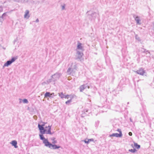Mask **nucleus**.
I'll return each mask as SVG.
<instances>
[{
    "label": "nucleus",
    "mask_w": 154,
    "mask_h": 154,
    "mask_svg": "<svg viewBox=\"0 0 154 154\" xmlns=\"http://www.w3.org/2000/svg\"><path fill=\"white\" fill-rule=\"evenodd\" d=\"M49 147L51 149H58L60 147V146H57L56 145H52L51 143Z\"/></svg>",
    "instance_id": "20e7f679"
},
{
    "label": "nucleus",
    "mask_w": 154,
    "mask_h": 154,
    "mask_svg": "<svg viewBox=\"0 0 154 154\" xmlns=\"http://www.w3.org/2000/svg\"><path fill=\"white\" fill-rule=\"evenodd\" d=\"M129 151H130V152H135L136 150L135 149H129Z\"/></svg>",
    "instance_id": "f3484780"
},
{
    "label": "nucleus",
    "mask_w": 154,
    "mask_h": 154,
    "mask_svg": "<svg viewBox=\"0 0 154 154\" xmlns=\"http://www.w3.org/2000/svg\"><path fill=\"white\" fill-rule=\"evenodd\" d=\"M52 94H54V93L51 94L48 92H46L45 94V97H50Z\"/></svg>",
    "instance_id": "9d476101"
},
{
    "label": "nucleus",
    "mask_w": 154,
    "mask_h": 154,
    "mask_svg": "<svg viewBox=\"0 0 154 154\" xmlns=\"http://www.w3.org/2000/svg\"><path fill=\"white\" fill-rule=\"evenodd\" d=\"M29 17V11L28 10H26V11L24 15V17L25 18H28Z\"/></svg>",
    "instance_id": "6e6552de"
},
{
    "label": "nucleus",
    "mask_w": 154,
    "mask_h": 154,
    "mask_svg": "<svg viewBox=\"0 0 154 154\" xmlns=\"http://www.w3.org/2000/svg\"><path fill=\"white\" fill-rule=\"evenodd\" d=\"M17 59L16 58L13 57L11 59V60L7 61V62L5 63L4 65V66H7L8 65H10L12 63L14 62L15 60Z\"/></svg>",
    "instance_id": "f03ea898"
},
{
    "label": "nucleus",
    "mask_w": 154,
    "mask_h": 154,
    "mask_svg": "<svg viewBox=\"0 0 154 154\" xmlns=\"http://www.w3.org/2000/svg\"><path fill=\"white\" fill-rule=\"evenodd\" d=\"M134 146L137 149H139L140 147V145H138L137 143H134Z\"/></svg>",
    "instance_id": "ddd939ff"
},
{
    "label": "nucleus",
    "mask_w": 154,
    "mask_h": 154,
    "mask_svg": "<svg viewBox=\"0 0 154 154\" xmlns=\"http://www.w3.org/2000/svg\"><path fill=\"white\" fill-rule=\"evenodd\" d=\"M43 142L45 144V146H48L49 147L51 144L48 141V140L46 139L45 140L43 141Z\"/></svg>",
    "instance_id": "7ed1b4c3"
},
{
    "label": "nucleus",
    "mask_w": 154,
    "mask_h": 154,
    "mask_svg": "<svg viewBox=\"0 0 154 154\" xmlns=\"http://www.w3.org/2000/svg\"><path fill=\"white\" fill-rule=\"evenodd\" d=\"M117 131L119 132V134H121V137L122 135V134L121 130L119 129H118L117 130Z\"/></svg>",
    "instance_id": "aec40b11"
},
{
    "label": "nucleus",
    "mask_w": 154,
    "mask_h": 154,
    "mask_svg": "<svg viewBox=\"0 0 154 154\" xmlns=\"http://www.w3.org/2000/svg\"><path fill=\"white\" fill-rule=\"evenodd\" d=\"M128 134L130 136L132 135V133L131 132H129L128 133Z\"/></svg>",
    "instance_id": "4be33fe9"
},
{
    "label": "nucleus",
    "mask_w": 154,
    "mask_h": 154,
    "mask_svg": "<svg viewBox=\"0 0 154 154\" xmlns=\"http://www.w3.org/2000/svg\"><path fill=\"white\" fill-rule=\"evenodd\" d=\"M135 20L136 21L137 23L138 24L139 23L140 19L138 17H137L135 19Z\"/></svg>",
    "instance_id": "dca6fc26"
},
{
    "label": "nucleus",
    "mask_w": 154,
    "mask_h": 154,
    "mask_svg": "<svg viewBox=\"0 0 154 154\" xmlns=\"http://www.w3.org/2000/svg\"><path fill=\"white\" fill-rule=\"evenodd\" d=\"M71 69L70 68H69L68 69V70H67V71L68 72H69V71H70L71 70Z\"/></svg>",
    "instance_id": "b1692460"
},
{
    "label": "nucleus",
    "mask_w": 154,
    "mask_h": 154,
    "mask_svg": "<svg viewBox=\"0 0 154 154\" xmlns=\"http://www.w3.org/2000/svg\"><path fill=\"white\" fill-rule=\"evenodd\" d=\"M57 143V141L56 140H54L53 142H52V143L53 144H55Z\"/></svg>",
    "instance_id": "5701e85b"
},
{
    "label": "nucleus",
    "mask_w": 154,
    "mask_h": 154,
    "mask_svg": "<svg viewBox=\"0 0 154 154\" xmlns=\"http://www.w3.org/2000/svg\"><path fill=\"white\" fill-rule=\"evenodd\" d=\"M72 100H69L66 102V103L67 104H69L71 101Z\"/></svg>",
    "instance_id": "6ab92c4d"
},
{
    "label": "nucleus",
    "mask_w": 154,
    "mask_h": 154,
    "mask_svg": "<svg viewBox=\"0 0 154 154\" xmlns=\"http://www.w3.org/2000/svg\"><path fill=\"white\" fill-rule=\"evenodd\" d=\"M43 134L41 135L40 134L39 135V136L40 137V138L41 140H43V141L45 140L46 139L45 138V137H44V136L42 135Z\"/></svg>",
    "instance_id": "4468645a"
},
{
    "label": "nucleus",
    "mask_w": 154,
    "mask_h": 154,
    "mask_svg": "<svg viewBox=\"0 0 154 154\" xmlns=\"http://www.w3.org/2000/svg\"><path fill=\"white\" fill-rule=\"evenodd\" d=\"M85 88L84 85H82L80 87V91L82 92Z\"/></svg>",
    "instance_id": "f8f14e48"
},
{
    "label": "nucleus",
    "mask_w": 154,
    "mask_h": 154,
    "mask_svg": "<svg viewBox=\"0 0 154 154\" xmlns=\"http://www.w3.org/2000/svg\"><path fill=\"white\" fill-rule=\"evenodd\" d=\"M45 123H43L42 125L38 124V127L40 132L42 134H52L51 131V125H45Z\"/></svg>",
    "instance_id": "f257e3e1"
},
{
    "label": "nucleus",
    "mask_w": 154,
    "mask_h": 154,
    "mask_svg": "<svg viewBox=\"0 0 154 154\" xmlns=\"http://www.w3.org/2000/svg\"><path fill=\"white\" fill-rule=\"evenodd\" d=\"M88 88L89 89V86H88Z\"/></svg>",
    "instance_id": "a878e982"
},
{
    "label": "nucleus",
    "mask_w": 154,
    "mask_h": 154,
    "mask_svg": "<svg viewBox=\"0 0 154 154\" xmlns=\"http://www.w3.org/2000/svg\"><path fill=\"white\" fill-rule=\"evenodd\" d=\"M73 97H74L73 95H65L64 98H66V99L69 98V99H70L72 100V99L73 98Z\"/></svg>",
    "instance_id": "1a4fd4ad"
},
{
    "label": "nucleus",
    "mask_w": 154,
    "mask_h": 154,
    "mask_svg": "<svg viewBox=\"0 0 154 154\" xmlns=\"http://www.w3.org/2000/svg\"><path fill=\"white\" fill-rule=\"evenodd\" d=\"M11 143L12 146H14L15 148H17L18 146H17V142L16 140H13L11 141Z\"/></svg>",
    "instance_id": "39448f33"
},
{
    "label": "nucleus",
    "mask_w": 154,
    "mask_h": 154,
    "mask_svg": "<svg viewBox=\"0 0 154 154\" xmlns=\"http://www.w3.org/2000/svg\"><path fill=\"white\" fill-rule=\"evenodd\" d=\"M137 73L138 74L141 75H143L145 72L143 69H140L137 71Z\"/></svg>",
    "instance_id": "0eeeda50"
},
{
    "label": "nucleus",
    "mask_w": 154,
    "mask_h": 154,
    "mask_svg": "<svg viewBox=\"0 0 154 154\" xmlns=\"http://www.w3.org/2000/svg\"><path fill=\"white\" fill-rule=\"evenodd\" d=\"M85 143H89V141H88V140H85Z\"/></svg>",
    "instance_id": "412c9836"
},
{
    "label": "nucleus",
    "mask_w": 154,
    "mask_h": 154,
    "mask_svg": "<svg viewBox=\"0 0 154 154\" xmlns=\"http://www.w3.org/2000/svg\"><path fill=\"white\" fill-rule=\"evenodd\" d=\"M88 141L89 142L91 141L92 140L90 139H88Z\"/></svg>",
    "instance_id": "393cba45"
},
{
    "label": "nucleus",
    "mask_w": 154,
    "mask_h": 154,
    "mask_svg": "<svg viewBox=\"0 0 154 154\" xmlns=\"http://www.w3.org/2000/svg\"><path fill=\"white\" fill-rule=\"evenodd\" d=\"M77 48L78 49H82V44L81 43H79L78 46H77Z\"/></svg>",
    "instance_id": "2eb2a0df"
},
{
    "label": "nucleus",
    "mask_w": 154,
    "mask_h": 154,
    "mask_svg": "<svg viewBox=\"0 0 154 154\" xmlns=\"http://www.w3.org/2000/svg\"><path fill=\"white\" fill-rule=\"evenodd\" d=\"M59 96L62 98L65 97V95L63 92H60L58 93Z\"/></svg>",
    "instance_id": "9b49d317"
},
{
    "label": "nucleus",
    "mask_w": 154,
    "mask_h": 154,
    "mask_svg": "<svg viewBox=\"0 0 154 154\" xmlns=\"http://www.w3.org/2000/svg\"><path fill=\"white\" fill-rule=\"evenodd\" d=\"M121 134H118V133H114L110 135V137L113 136L116 137H121Z\"/></svg>",
    "instance_id": "423d86ee"
},
{
    "label": "nucleus",
    "mask_w": 154,
    "mask_h": 154,
    "mask_svg": "<svg viewBox=\"0 0 154 154\" xmlns=\"http://www.w3.org/2000/svg\"><path fill=\"white\" fill-rule=\"evenodd\" d=\"M23 102L24 103H28V101L26 99H24L23 100Z\"/></svg>",
    "instance_id": "a211bd4d"
}]
</instances>
